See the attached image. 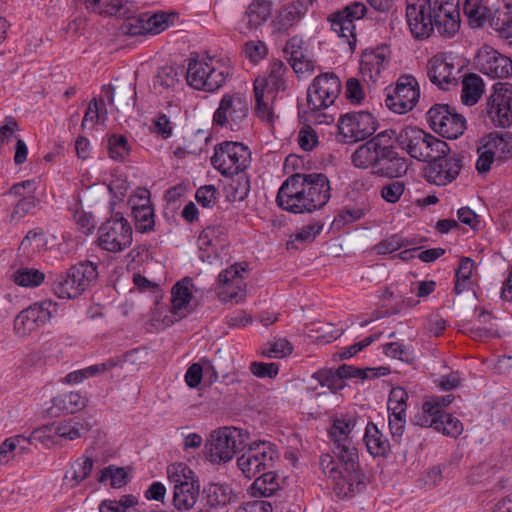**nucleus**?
Instances as JSON below:
<instances>
[{
  "mask_svg": "<svg viewBox=\"0 0 512 512\" xmlns=\"http://www.w3.org/2000/svg\"><path fill=\"white\" fill-rule=\"evenodd\" d=\"M246 269L240 264H234L222 270L218 275V282L223 286L219 292V298L222 302L238 303L245 297L246 291L243 288L244 283L242 273Z\"/></svg>",
  "mask_w": 512,
  "mask_h": 512,
  "instance_id": "412c9836",
  "label": "nucleus"
},
{
  "mask_svg": "<svg viewBox=\"0 0 512 512\" xmlns=\"http://www.w3.org/2000/svg\"><path fill=\"white\" fill-rule=\"evenodd\" d=\"M13 282L21 287L35 288L45 280V274L35 268L20 267L11 276Z\"/></svg>",
  "mask_w": 512,
  "mask_h": 512,
  "instance_id": "a19ab883",
  "label": "nucleus"
},
{
  "mask_svg": "<svg viewBox=\"0 0 512 512\" xmlns=\"http://www.w3.org/2000/svg\"><path fill=\"white\" fill-rule=\"evenodd\" d=\"M227 229L222 225H211L203 229L198 237V246L202 249L208 247L222 248L227 242Z\"/></svg>",
  "mask_w": 512,
  "mask_h": 512,
  "instance_id": "f704fd0d",
  "label": "nucleus"
},
{
  "mask_svg": "<svg viewBox=\"0 0 512 512\" xmlns=\"http://www.w3.org/2000/svg\"><path fill=\"white\" fill-rule=\"evenodd\" d=\"M251 152L240 142L224 141L214 148L211 164L222 175H234L250 166Z\"/></svg>",
  "mask_w": 512,
  "mask_h": 512,
  "instance_id": "1a4fd4ad",
  "label": "nucleus"
},
{
  "mask_svg": "<svg viewBox=\"0 0 512 512\" xmlns=\"http://www.w3.org/2000/svg\"><path fill=\"white\" fill-rule=\"evenodd\" d=\"M231 75V66L220 59L200 58L198 55L188 59L186 81L196 90L216 92L226 84Z\"/></svg>",
  "mask_w": 512,
  "mask_h": 512,
  "instance_id": "7ed1b4c3",
  "label": "nucleus"
},
{
  "mask_svg": "<svg viewBox=\"0 0 512 512\" xmlns=\"http://www.w3.org/2000/svg\"><path fill=\"white\" fill-rule=\"evenodd\" d=\"M279 487L278 476L273 471L266 470L256 476L250 491L255 497H270Z\"/></svg>",
  "mask_w": 512,
  "mask_h": 512,
  "instance_id": "72a5a7b5",
  "label": "nucleus"
},
{
  "mask_svg": "<svg viewBox=\"0 0 512 512\" xmlns=\"http://www.w3.org/2000/svg\"><path fill=\"white\" fill-rule=\"evenodd\" d=\"M475 267L474 261L469 257L460 258L459 266L455 271L454 293L456 296L463 295L464 298L473 301L475 292L472 289L471 275Z\"/></svg>",
  "mask_w": 512,
  "mask_h": 512,
  "instance_id": "a878e982",
  "label": "nucleus"
},
{
  "mask_svg": "<svg viewBox=\"0 0 512 512\" xmlns=\"http://www.w3.org/2000/svg\"><path fill=\"white\" fill-rule=\"evenodd\" d=\"M384 61L385 56L382 53L372 51L369 53H364L360 62V67L362 72L368 71L370 73V77L372 78L373 75L377 76L380 74Z\"/></svg>",
  "mask_w": 512,
  "mask_h": 512,
  "instance_id": "4d7b16f0",
  "label": "nucleus"
},
{
  "mask_svg": "<svg viewBox=\"0 0 512 512\" xmlns=\"http://www.w3.org/2000/svg\"><path fill=\"white\" fill-rule=\"evenodd\" d=\"M306 51L304 40L298 36H293L286 42L284 53L297 75L314 71V61L308 58Z\"/></svg>",
  "mask_w": 512,
  "mask_h": 512,
  "instance_id": "b1692460",
  "label": "nucleus"
},
{
  "mask_svg": "<svg viewBox=\"0 0 512 512\" xmlns=\"http://www.w3.org/2000/svg\"><path fill=\"white\" fill-rule=\"evenodd\" d=\"M379 150L373 148L353 152L351 162L356 168L372 169V172L379 176L389 179L400 178L407 173V159L400 155L395 147H379Z\"/></svg>",
  "mask_w": 512,
  "mask_h": 512,
  "instance_id": "39448f33",
  "label": "nucleus"
},
{
  "mask_svg": "<svg viewBox=\"0 0 512 512\" xmlns=\"http://www.w3.org/2000/svg\"><path fill=\"white\" fill-rule=\"evenodd\" d=\"M289 73L288 67L281 60L271 62L268 70V76L261 80L260 88H267L272 92L285 91L288 87L286 75Z\"/></svg>",
  "mask_w": 512,
  "mask_h": 512,
  "instance_id": "c85d7f7f",
  "label": "nucleus"
},
{
  "mask_svg": "<svg viewBox=\"0 0 512 512\" xmlns=\"http://www.w3.org/2000/svg\"><path fill=\"white\" fill-rule=\"evenodd\" d=\"M169 480L174 483L173 505L183 512L191 510L199 498L200 485L195 473L183 464L171 465L167 469Z\"/></svg>",
  "mask_w": 512,
  "mask_h": 512,
  "instance_id": "0eeeda50",
  "label": "nucleus"
},
{
  "mask_svg": "<svg viewBox=\"0 0 512 512\" xmlns=\"http://www.w3.org/2000/svg\"><path fill=\"white\" fill-rule=\"evenodd\" d=\"M476 64L480 72L491 78H506L512 74V60L489 47L479 51Z\"/></svg>",
  "mask_w": 512,
  "mask_h": 512,
  "instance_id": "4be33fe9",
  "label": "nucleus"
},
{
  "mask_svg": "<svg viewBox=\"0 0 512 512\" xmlns=\"http://www.w3.org/2000/svg\"><path fill=\"white\" fill-rule=\"evenodd\" d=\"M355 425L356 419L353 417L335 419L329 430V436L334 445V454L342 456L344 454L348 460L345 465L352 470L356 466V460H359L358 450L351 436Z\"/></svg>",
  "mask_w": 512,
  "mask_h": 512,
  "instance_id": "a211bd4d",
  "label": "nucleus"
},
{
  "mask_svg": "<svg viewBox=\"0 0 512 512\" xmlns=\"http://www.w3.org/2000/svg\"><path fill=\"white\" fill-rule=\"evenodd\" d=\"M97 264L91 261L79 262L69 268L72 283L80 289V295L98 278Z\"/></svg>",
  "mask_w": 512,
  "mask_h": 512,
  "instance_id": "7c9ffc66",
  "label": "nucleus"
},
{
  "mask_svg": "<svg viewBox=\"0 0 512 512\" xmlns=\"http://www.w3.org/2000/svg\"><path fill=\"white\" fill-rule=\"evenodd\" d=\"M243 451L237 458V466L248 479L256 477L263 471L271 470L279 458L276 446L269 441L247 443Z\"/></svg>",
  "mask_w": 512,
  "mask_h": 512,
  "instance_id": "6e6552de",
  "label": "nucleus"
},
{
  "mask_svg": "<svg viewBox=\"0 0 512 512\" xmlns=\"http://www.w3.org/2000/svg\"><path fill=\"white\" fill-rule=\"evenodd\" d=\"M448 395H428L422 403V412L414 417V424L433 428L443 435H448Z\"/></svg>",
  "mask_w": 512,
  "mask_h": 512,
  "instance_id": "2eb2a0df",
  "label": "nucleus"
},
{
  "mask_svg": "<svg viewBox=\"0 0 512 512\" xmlns=\"http://www.w3.org/2000/svg\"><path fill=\"white\" fill-rule=\"evenodd\" d=\"M406 18L416 39H427L434 32L445 37L448 33V0H422L418 4H408Z\"/></svg>",
  "mask_w": 512,
  "mask_h": 512,
  "instance_id": "f03ea898",
  "label": "nucleus"
},
{
  "mask_svg": "<svg viewBox=\"0 0 512 512\" xmlns=\"http://www.w3.org/2000/svg\"><path fill=\"white\" fill-rule=\"evenodd\" d=\"M133 230L126 218L115 213L107 219L98 229V245L108 252H121L132 243Z\"/></svg>",
  "mask_w": 512,
  "mask_h": 512,
  "instance_id": "9b49d317",
  "label": "nucleus"
},
{
  "mask_svg": "<svg viewBox=\"0 0 512 512\" xmlns=\"http://www.w3.org/2000/svg\"><path fill=\"white\" fill-rule=\"evenodd\" d=\"M52 290L61 299H74L80 296V289L72 283L69 269L65 273L53 275Z\"/></svg>",
  "mask_w": 512,
  "mask_h": 512,
  "instance_id": "e433bc0d",
  "label": "nucleus"
},
{
  "mask_svg": "<svg viewBox=\"0 0 512 512\" xmlns=\"http://www.w3.org/2000/svg\"><path fill=\"white\" fill-rule=\"evenodd\" d=\"M341 92V81L333 72H326L313 79L307 90V106L313 111L331 106Z\"/></svg>",
  "mask_w": 512,
  "mask_h": 512,
  "instance_id": "4468645a",
  "label": "nucleus"
},
{
  "mask_svg": "<svg viewBox=\"0 0 512 512\" xmlns=\"http://www.w3.org/2000/svg\"><path fill=\"white\" fill-rule=\"evenodd\" d=\"M406 424V413L389 412V429L393 442L399 444Z\"/></svg>",
  "mask_w": 512,
  "mask_h": 512,
  "instance_id": "0e129e2a",
  "label": "nucleus"
},
{
  "mask_svg": "<svg viewBox=\"0 0 512 512\" xmlns=\"http://www.w3.org/2000/svg\"><path fill=\"white\" fill-rule=\"evenodd\" d=\"M408 393L402 387H394L391 389L388 397V412L406 413Z\"/></svg>",
  "mask_w": 512,
  "mask_h": 512,
  "instance_id": "680f3d73",
  "label": "nucleus"
},
{
  "mask_svg": "<svg viewBox=\"0 0 512 512\" xmlns=\"http://www.w3.org/2000/svg\"><path fill=\"white\" fill-rule=\"evenodd\" d=\"M55 311L56 303L51 300L34 303L15 317L14 329L19 336H26L49 321Z\"/></svg>",
  "mask_w": 512,
  "mask_h": 512,
  "instance_id": "aec40b11",
  "label": "nucleus"
},
{
  "mask_svg": "<svg viewBox=\"0 0 512 512\" xmlns=\"http://www.w3.org/2000/svg\"><path fill=\"white\" fill-rule=\"evenodd\" d=\"M310 183L308 192L310 198L306 199L310 208V213L322 209L330 200L331 186L328 177L323 173H308Z\"/></svg>",
  "mask_w": 512,
  "mask_h": 512,
  "instance_id": "5701e85b",
  "label": "nucleus"
},
{
  "mask_svg": "<svg viewBox=\"0 0 512 512\" xmlns=\"http://www.w3.org/2000/svg\"><path fill=\"white\" fill-rule=\"evenodd\" d=\"M249 433L237 427H222L214 431L206 444V451L212 463H226L235 454L245 449Z\"/></svg>",
  "mask_w": 512,
  "mask_h": 512,
  "instance_id": "423d86ee",
  "label": "nucleus"
},
{
  "mask_svg": "<svg viewBox=\"0 0 512 512\" xmlns=\"http://www.w3.org/2000/svg\"><path fill=\"white\" fill-rule=\"evenodd\" d=\"M302 185H304V182L300 180L299 175L294 173L288 176L281 184L276 195L278 207L293 214H310L307 198L304 197L305 188H302Z\"/></svg>",
  "mask_w": 512,
  "mask_h": 512,
  "instance_id": "6ab92c4d",
  "label": "nucleus"
},
{
  "mask_svg": "<svg viewBox=\"0 0 512 512\" xmlns=\"http://www.w3.org/2000/svg\"><path fill=\"white\" fill-rule=\"evenodd\" d=\"M461 103L465 106H474L478 103L485 91V85L480 76L468 73L461 81Z\"/></svg>",
  "mask_w": 512,
  "mask_h": 512,
  "instance_id": "c756f323",
  "label": "nucleus"
},
{
  "mask_svg": "<svg viewBox=\"0 0 512 512\" xmlns=\"http://www.w3.org/2000/svg\"><path fill=\"white\" fill-rule=\"evenodd\" d=\"M135 221V228L138 232L149 233L154 230L155 227V214L154 208H144V210H137L132 213Z\"/></svg>",
  "mask_w": 512,
  "mask_h": 512,
  "instance_id": "13d9d810",
  "label": "nucleus"
},
{
  "mask_svg": "<svg viewBox=\"0 0 512 512\" xmlns=\"http://www.w3.org/2000/svg\"><path fill=\"white\" fill-rule=\"evenodd\" d=\"M312 378L322 387H327L331 392L336 393L345 386L344 381H340V377L336 370L321 369L313 373Z\"/></svg>",
  "mask_w": 512,
  "mask_h": 512,
  "instance_id": "603ef678",
  "label": "nucleus"
},
{
  "mask_svg": "<svg viewBox=\"0 0 512 512\" xmlns=\"http://www.w3.org/2000/svg\"><path fill=\"white\" fill-rule=\"evenodd\" d=\"M376 118L368 111L350 112L343 115L338 123L340 135L345 142L365 140L377 129Z\"/></svg>",
  "mask_w": 512,
  "mask_h": 512,
  "instance_id": "dca6fc26",
  "label": "nucleus"
},
{
  "mask_svg": "<svg viewBox=\"0 0 512 512\" xmlns=\"http://www.w3.org/2000/svg\"><path fill=\"white\" fill-rule=\"evenodd\" d=\"M447 120L448 104H435L427 112V121L430 128L446 139H448Z\"/></svg>",
  "mask_w": 512,
  "mask_h": 512,
  "instance_id": "58836bf2",
  "label": "nucleus"
},
{
  "mask_svg": "<svg viewBox=\"0 0 512 512\" xmlns=\"http://www.w3.org/2000/svg\"><path fill=\"white\" fill-rule=\"evenodd\" d=\"M337 461L330 454H323L320 457L319 465L323 473L334 482V492L340 498H351L360 493L366 487L365 475L356 460V466L348 469L345 465L347 457L335 454Z\"/></svg>",
  "mask_w": 512,
  "mask_h": 512,
  "instance_id": "20e7f679",
  "label": "nucleus"
},
{
  "mask_svg": "<svg viewBox=\"0 0 512 512\" xmlns=\"http://www.w3.org/2000/svg\"><path fill=\"white\" fill-rule=\"evenodd\" d=\"M138 503L132 494H125L120 499H104L99 505V512H127Z\"/></svg>",
  "mask_w": 512,
  "mask_h": 512,
  "instance_id": "8fccbe9b",
  "label": "nucleus"
},
{
  "mask_svg": "<svg viewBox=\"0 0 512 512\" xmlns=\"http://www.w3.org/2000/svg\"><path fill=\"white\" fill-rule=\"evenodd\" d=\"M218 191L214 185H204L197 189L195 199L204 208H212L217 202Z\"/></svg>",
  "mask_w": 512,
  "mask_h": 512,
  "instance_id": "338daca9",
  "label": "nucleus"
},
{
  "mask_svg": "<svg viewBox=\"0 0 512 512\" xmlns=\"http://www.w3.org/2000/svg\"><path fill=\"white\" fill-rule=\"evenodd\" d=\"M293 351V345L286 339L280 338L269 343L268 349L263 354L268 358H283Z\"/></svg>",
  "mask_w": 512,
  "mask_h": 512,
  "instance_id": "69168bd1",
  "label": "nucleus"
},
{
  "mask_svg": "<svg viewBox=\"0 0 512 512\" xmlns=\"http://www.w3.org/2000/svg\"><path fill=\"white\" fill-rule=\"evenodd\" d=\"M121 31L130 36L147 34L144 14H140L124 21L120 27Z\"/></svg>",
  "mask_w": 512,
  "mask_h": 512,
  "instance_id": "774afa93",
  "label": "nucleus"
},
{
  "mask_svg": "<svg viewBox=\"0 0 512 512\" xmlns=\"http://www.w3.org/2000/svg\"><path fill=\"white\" fill-rule=\"evenodd\" d=\"M131 151L127 138L124 135L112 134L108 137L109 157L118 162H123Z\"/></svg>",
  "mask_w": 512,
  "mask_h": 512,
  "instance_id": "49530a36",
  "label": "nucleus"
},
{
  "mask_svg": "<svg viewBox=\"0 0 512 512\" xmlns=\"http://www.w3.org/2000/svg\"><path fill=\"white\" fill-rule=\"evenodd\" d=\"M366 12L365 4L355 1L327 17L331 30L347 42L351 52L355 50L357 43L355 21L362 19Z\"/></svg>",
  "mask_w": 512,
  "mask_h": 512,
  "instance_id": "ddd939ff",
  "label": "nucleus"
},
{
  "mask_svg": "<svg viewBox=\"0 0 512 512\" xmlns=\"http://www.w3.org/2000/svg\"><path fill=\"white\" fill-rule=\"evenodd\" d=\"M52 404L48 413L56 417L61 413L72 414L80 410L85 406V399L78 392H69L54 397Z\"/></svg>",
  "mask_w": 512,
  "mask_h": 512,
  "instance_id": "2f4dec72",
  "label": "nucleus"
},
{
  "mask_svg": "<svg viewBox=\"0 0 512 512\" xmlns=\"http://www.w3.org/2000/svg\"><path fill=\"white\" fill-rule=\"evenodd\" d=\"M397 144L412 158L429 162L424 169L426 180L437 186L448 183V144L416 126L399 131Z\"/></svg>",
  "mask_w": 512,
  "mask_h": 512,
  "instance_id": "f257e3e1",
  "label": "nucleus"
},
{
  "mask_svg": "<svg viewBox=\"0 0 512 512\" xmlns=\"http://www.w3.org/2000/svg\"><path fill=\"white\" fill-rule=\"evenodd\" d=\"M210 369H212V362L207 358H201L199 362L192 363L184 377L187 386L196 388L201 383L204 375H208Z\"/></svg>",
  "mask_w": 512,
  "mask_h": 512,
  "instance_id": "a18cd8bd",
  "label": "nucleus"
},
{
  "mask_svg": "<svg viewBox=\"0 0 512 512\" xmlns=\"http://www.w3.org/2000/svg\"><path fill=\"white\" fill-rule=\"evenodd\" d=\"M193 280L185 277L176 282L171 289L172 306L175 311L186 308L192 299Z\"/></svg>",
  "mask_w": 512,
  "mask_h": 512,
  "instance_id": "4c0bfd02",
  "label": "nucleus"
},
{
  "mask_svg": "<svg viewBox=\"0 0 512 512\" xmlns=\"http://www.w3.org/2000/svg\"><path fill=\"white\" fill-rule=\"evenodd\" d=\"M178 81L179 78L176 68L166 65L158 69L154 77L153 85L156 89L161 88L162 90H168L174 88Z\"/></svg>",
  "mask_w": 512,
  "mask_h": 512,
  "instance_id": "864d4df0",
  "label": "nucleus"
},
{
  "mask_svg": "<svg viewBox=\"0 0 512 512\" xmlns=\"http://www.w3.org/2000/svg\"><path fill=\"white\" fill-rule=\"evenodd\" d=\"M427 76L439 89L448 90V54L446 52H438L429 59Z\"/></svg>",
  "mask_w": 512,
  "mask_h": 512,
  "instance_id": "bb28decb",
  "label": "nucleus"
},
{
  "mask_svg": "<svg viewBox=\"0 0 512 512\" xmlns=\"http://www.w3.org/2000/svg\"><path fill=\"white\" fill-rule=\"evenodd\" d=\"M207 505L211 508L224 507L231 503L234 493L228 484L209 483L203 489Z\"/></svg>",
  "mask_w": 512,
  "mask_h": 512,
  "instance_id": "473e14b6",
  "label": "nucleus"
},
{
  "mask_svg": "<svg viewBox=\"0 0 512 512\" xmlns=\"http://www.w3.org/2000/svg\"><path fill=\"white\" fill-rule=\"evenodd\" d=\"M110 480V485L113 488H121L127 484V473L124 468L109 465L101 471L98 478L99 482Z\"/></svg>",
  "mask_w": 512,
  "mask_h": 512,
  "instance_id": "bf43d9fd",
  "label": "nucleus"
},
{
  "mask_svg": "<svg viewBox=\"0 0 512 512\" xmlns=\"http://www.w3.org/2000/svg\"><path fill=\"white\" fill-rule=\"evenodd\" d=\"M412 244H414L413 241L404 239L398 234H394L376 244L374 250L378 255H386L391 254L402 247H407Z\"/></svg>",
  "mask_w": 512,
  "mask_h": 512,
  "instance_id": "5fc2aeb1",
  "label": "nucleus"
},
{
  "mask_svg": "<svg viewBox=\"0 0 512 512\" xmlns=\"http://www.w3.org/2000/svg\"><path fill=\"white\" fill-rule=\"evenodd\" d=\"M463 10L475 27H483L492 15L491 10L482 5V0H465Z\"/></svg>",
  "mask_w": 512,
  "mask_h": 512,
  "instance_id": "ea45409f",
  "label": "nucleus"
},
{
  "mask_svg": "<svg viewBox=\"0 0 512 512\" xmlns=\"http://www.w3.org/2000/svg\"><path fill=\"white\" fill-rule=\"evenodd\" d=\"M368 452L372 456L387 457L390 452L388 438L378 429L377 425L369 422L363 437Z\"/></svg>",
  "mask_w": 512,
  "mask_h": 512,
  "instance_id": "cd10ccee",
  "label": "nucleus"
},
{
  "mask_svg": "<svg viewBox=\"0 0 512 512\" xmlns=\"http://www.w3.org/2000/svg\"><path fill=\"white\" fill-rule=\"evenodd\" d=\"M117 365L113 359H109L103 363L91 365L82 371L69 373L66 377L69 383L81 382L84 378L95 376L99 373H104L111 370Z\"/></svg>",
  "mask_w": 512,
  "mask_h": 512,
  "instance_id": "de8ad7c7",
  "label": "nucleus"
},
{
  "mask_svg": "<svg viewBox=\"0 0 512 512\" xmlns=\"http://www.w3.org/2000/svg\"><path fill=\"white\" fill-rule=\"evenodd\" d=\"M147 34L156 35L166 30L175 20V13L158 11L153 14L143 13Z\"/></svg>",
  "mask_w": 512,
  "mask_h": 512,
  "instance_id": "c03bdc74",
  "label": "nucleus"
},
{
  "mask_svg": "<svg viewBox=\"0 0 512 512\" xmlns=\"http://www.w3.org/2000/svg\"><path fill=\"white\" fill-rule=\"evenodd\" d=\"M248 111V102L243 94L226 93L213 114V124L238 131L247 125Z\"/></svg>",
  "mask_w": 512,
  "mask_h": 512,
  "instance_id": "9d476101",
  "label": "nucleus"
},
{
  "mask_svg": "<svg viewBox=\"0 0 512 512\" xmlns=\"http://www.w3.org/2000/svg\"><path fill=\"white\" fill-rule=\"evenodd\" d=\"M254 95L256 101L255 111L257 116L262 120L272 122L274 119V113L269 104L264 101V89L260 88L258 79L254 83Z\"/></svg>",
  "mask_w": 512,
  "mask_h": 512,
  "instance_id": "052dcab7",
  "label": "nucleus"
},
{
  "mask_svg": "<svg viewBox=\"0 0 512 512\" xmlns=\"http://www.w3.org/2000/svg\"><path fill=\"white\" fill-rule=\"evenodd\" d=\"M81 430H88V425L84 426L74 418L59 424L55 431L62 438L74 440L81 437Z\"/></svg>",
  "mask_w": 512,
  "mask_h": 512,
  "instance_id": "e2e57ef3",
  "label": "nucleus"
},
{
  "mask_svg": "<svg viewBox=\"0 0 512 512\" xmlns=\"http://www.w3.org/2000/svg\"><path fill=\"white\" fill-rule=\"evenodd\" d=\"M386 107L397 114H404L412 110L420 97V88L416 78L412 75H402L395 86H388L384 90Z\"/></svg>",
  "mask_w": 512,
  "mask_h": 512,
  "instance_id": "f8f14e48",
  "label": "nucleus"
},
{
  "mask_svg": "<svg viewBox=\"0 0 512 512\" xmlns=\"http://www.w3.org/2000/svg\"><path fill=\"white\" fill-rule=\"evenodd\" d=\"M137 7L133 2L126 0H113L108 10H104L105 15L123 18L124 21L135 17Z\"/></svg>",
  "mask_w": 512,
  "mask_h": 512,
  "instance_id": "6e6d98bb",
  "label": "nucleus"
},
{
  "mask_svg": "<svg viewBox=\"0 0 512 512\" xmlns=\"http://www.w3.org/2000/svg\"><path fill=\"white\" fill-rule=\"evenodd\" d=\"M487 24L497 35L512 44V15L496 10L492 13Z\"/></svg>",
  "mask_w": 512,
  "mask_h": 512,
  "instance_id": "79ce46f5",
  "label": "nucleus"
},
{
  "mask_svg": "<svg viewBox=\"0 0 512 512\" xmlns=\"http://www.w3.org/2000/svg\"><path fill=\"white\" fill-rule=\"evenodd\" d=\"M399 136V132L394 129H386L380 133H378L373 138L367 140L364 144L360 145L354 152H361V150L368 149L370 146V150L376 149L379 147H394L393 142L397 143V137Z\"/></svg>",
  "mask_w": 512,
  "mask_h": 512,
  "instance_id": "09e8293b",
  "label": "nucleus"
},
{
  "mask_svg": "<svg viewBox=\"0 0 512 512\" xmlns=\"http://www.w3.org/2000/svg\"><path fill=\"white\" fill-rule=\"evenodd\" d=\"M486 111L497 127L506 128L512 124V84L496 83L488 97Z\"/></svg>",
  "mask_w": 512,
  "mask_h": 512,
  "instance_id": "f3484780",
  "label": "nucleus"
},
{
  "mask_svg": "<svg viewBox=\"0 0 512 512\" xmlns=\"http://www.w3.org/2000/svg\"><path fill=\"white\" fill-rule=\"evenodd\" d=\"M272 12V2L269 0H252L245 11L238 27L241 33L257 29L265 23Z\"/></svg>",
  "mask_w": 512,
  "mask_h": 512,
  "instance_id": "393cba45",
  "label": "nucleus"
},
{
  "mask_svg": "<svg viewBox=\"0 0 512 512\" xmlns=\"http://www.w3.org/2000/svg\"><path fill=\"white\" fill-rule=\"evenodd\" d=\"M306 4L302 1H294L284 5L278 15V21L282 28H289L298 22L306 13Z\"/></svg>",
  "mask_w": 512,
  "mask_h": 512,
  "instance_id": "37998d69",
  "label": "nucleus"
},
{
  "mask_svg": "<svg viewBox=\"0 0 512 512\" xmlns=\"http://www.w3.org/2000/svg\"><path fill=\"white\" fill-rule=\"evenodd\" d=\"M230 176L231 180L225 188L227 199L232 202L245 200L251 188L249 177L244 171Z\"/></svg>",
  "mask_w": 512,
  "mask_h": 512,
  "instance_id": "c9c22d12",
  "label": "nucleus"
},
{
  "mask_svg": "<svg viewBox=\"0 0 512 512\" xmlns=\"http://www.w3.org/2000/svg\"><path fill=\"white\" fill-rule=\"evenodd\" d=\"M485 147L495 149L501 153L503 158L512 157V133L504 134L490 133Z\"/></svg>",
  "mask_w": 512,
  "mask_h": 512,
  "instance_id": "3c124183",
  "label": "nucleus"
}]
</instances>
